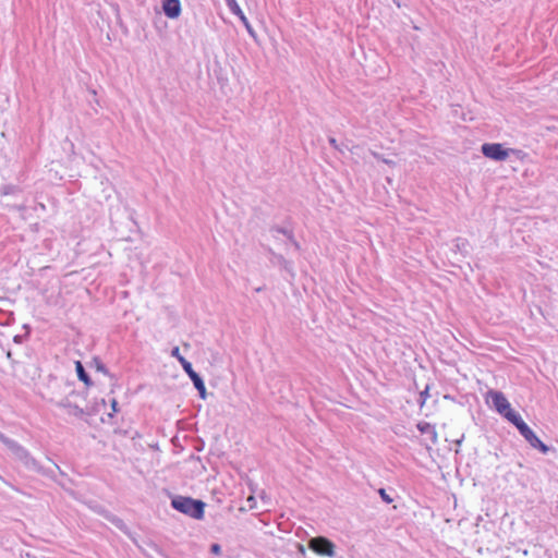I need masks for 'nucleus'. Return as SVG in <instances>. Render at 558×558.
Listing matches in <instances>:
<instances>
[{"label": "nucleus", "instance_id": "obj_11", "mask_svg": "<svg viewBox=\"0 0 558 558\" xmlns=\"http://www.w3.org/2000/svg\"><path fill=\"white\" fill-rule=\"evenodd\" d=\"M220 546L218 544H214L211 545V553L215 554V555H219L220 554Z\"/></svg>", "mask_w": 558, "mask_h": 558}, {"label": "nucleus", "instance_id": "obj_5", "mask_svg": "<svg viewBox=\"0 0 558 558\" xmlns=\"http://www.w3.org/2000/svg\"><path fill=\"white\" fill-rule=\"evenodd\" d=\"M482 153L485 157L502 161L509 157V150L499 143H485L482 145Z\"/></svg>", "mask_w": 558, "mask_h": 558}, {"label": "nucleus", "instance_id": "obj_3", "mask_svg": "<svg viewBox=\"0 0 558 558\" xmlns=\"http://www.w3.org/2000/svg\"><path fill=\"white\" fill-rule=\"evenodd\" d=\"M513 425L533 448L538 449L543 453H547L549 451V448L535 435V433L521 417L514 422Z\"/></svg>", "mask_w": 558, "mask_h": 558}, {"label": "nucleus", "instance_id": "obj_12", "mask_svg": "<svg viewBox=\"0 0 558 558\" xmlns=\"http://www.w3.org/2000/svg\"><path fill=\"white\" fill-rule=\"evenodd\" d=\"M172 355L175 356L178 360H179V356H181L178 347L172 350Z\"/></svg>", "mask_w": 558, "mask_h": 558}, {"label": "nucleus", "instance_id": "obj_8", "mask_svg": "<svg viewBox=\"0 0 558 558\" xmlns=\"http://www.w3.org/2000/svg\"><path fill=\"white\" fill-rule=\"evenodd\" d=\"M75 369H76L80 380H82L85 385L89 386L90 379H89L88 375L86 374V372L83 367V364L80 361L75 362Z\"/></svg>", "mask_w": 558, "mask_h": 558}, {"label": "nucleus", "instance_id": "obj_13", "mask_svg": "<svg viewBox=\"0 0 558 558\" xmlns=\"http://www.w3.org/2000/svg\"><path fill=\"white\" fill-rule=\"evenodd\" d=\"M117 405H118V402H117V400H116V399H113V400L111 401V407H112L113 412H117V411H118Z\"/></svg>", "mask_w": 558, "mask_h": 558}, {"label": "nucleus", "instance_id": "obj_7", "mask_svg": "<svg viewBox=\"0 0 558 558\" xmlns=\"http://www.w3.org/2000/svg\"><path fill=\"white\" fill-rule=\"evenodd\" d=\"M162 10L169 19H177L181 14L180 0H162Z\"/></svg>", "mask_w": 558, "mask_h": 558}, {"label": "nucleus", "instance_id": "obj_4", "mask_svg": "<svg viewBox=\"0 0 558 558\" xmlns=\"http://www.w3.org/2000/svg\"><path fill=\"white\" fill-rule=\"evenodd\" d=\"M308 547L317 555L326 557L335 556L333 543L324 536L313 537L308 542Z\"/></svg>", "mask_w": 558, "mask_h": 558}, {"label": "nucleus", "instance_id": "obj_16", "mask_svg": "<svg viewBox=\"0 0 558 558\" xmlns=\"http://www.w3.org/2000/svg\"><path fill=\"white\" fill-rule=\"evenodd\" d=\"M300 551L304 553V547L300 546Z\"/></svg>", "mask_w": 558, "mask_h": 558}, {"label": "nucleus", "instance_id": "obj_1", "mask_svg": "<svg viewBox=\"0 0 558 558\" xmlns=\"http://www.w3.org/2000/svg\"><path fill=\"white\" fill-rule=\"evenodd\" d=\"M172 507L191 518L201 520L204 518L205 504L191 497L178 496L171 501Z\"/></svg>", "mask_w": 558, "mask_h": 558}, {"label": "nucleus", "instance_id": "obj_6", "mask_svg": "<svg viewBox=\"0 0 558 558\" xmlns=\"http://www.w3.org/2000/svg\"><path fill=\"white\" fill-rule=\"evenodd\" d=\"M179 362L181 363L183 369L189 375V377L192 379L195 388L198 390L202 398H205L206 396V387L203 381V379L198 376L196 372H194L192 364L186 361L183 356H179Z\"/></svg>", "mask_w": 558, "mask_h": 558}, {"label": "nucleus", "instance_id": "obj_10", "mask_svg": "<svg viewBox=\"0 0 558 558\" xmlns=\"http://www.w3.org/2000/svg\"><path fill=\"white\" fill-rule=\"evenodd\" d=\"M378 494L380 495L381 499L385 502H387V504L392 502V498L386 493V490L384 488H379Z\"/></svg>", "mask_w": 558, "mask_h": 558}, {"label": "nucleus", "instance_id": "obj_17", "mask_svg": "<svg viewBox=\"0 0 558 558\" xmlns=\"http://www.w3.org/2000/svg\"><path fill=\"white\" fill-rule=\"evenodd\" d=\"M0 438H2V436L0 435Z\"/></svg>", "mask_w": 558, "mask_h": 558}, {"label": "nucleus", "instance_id": "obj_15", "mask_svg": "<svg viewBox=\"0 0 558 558\" xmlns=\"http://www.w3.org/2000/svg\"><path fill=\"white\" fill-rule=\"evenodd\" d=\"M330 143L336 146V140L335 138H331Z\"/></svg>", "mask_w": 558, "mask_h": 558}, {"label": "nucleus", "instance_id": "obj_9", "mask_svg": "<svg viewBox=\"0 0 558 558\" xmlns=\"http://www.w3.org/2000/svg\"><path fill=\"white\" fill-rule=\"evenodd\" d=\"M232 11L240 16L241 21L246 25L248 26V22H247V19L246 16L243 14L242 10L239 8L238 4H234L232 7Z\"/></svg>", "mask_w": 558, "mask_h": 558}, {"label": "nucleus", "instance_id": "obj_14", "mask_svg": "<svg viewBox=\"0 0 558 558\" xmlns=\"http://www.w3.org/2000/svg\"><path fill=\"white\" fill-rule=\"evenodd\" d=\"M427 395H428V388H426V389H425V391H423V392L421 393V396H422V398H423L424 400L426 399Z\"/></svg>", "mask_w": 558, "mask_h": 558}, {"label": "nucleus", "instance_id": "obj_2", "mask_svg": "<svg viewBox=\"0 0 558 558\" xmlns=\"http://www.w3.org/2000/svg\"><path fill=\"white\" fill-rule=\"evenodd\" d=\"M487 396L490 398L493 407L495 410L507 418L510 423L517 422L521 416L515 413L506 396L500 391L490 390Z\"/></svg>", "mask_w": 558, "mask_h": 558}]
</instances>
